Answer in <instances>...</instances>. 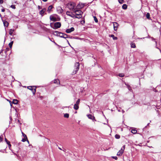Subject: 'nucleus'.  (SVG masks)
<instances>
[{
  "instance_id": "nucleus-9",
  "label": "nucleus",
  "mask_w": 161,
  "mask_h": 161,
  "mask_svg": "<svg viewBox=\"0 0 161 161\" xmlns=\"http://www.w3.org/2000/svg\"><path fill=\"white\" fill-rule=\"evenodd\" d=\"M57 11L59 14H61L63 11V9L60 7H58L57 8Z\"/></svg>"
},
{
  "instance_id": "nucleus-24",
  "label": "nucleus",
  "mask_w": 161,
  "mask_h": 161,
  "mask_svg": "<svg viewBox=\"0 0 161 161\" xmlns=\"http://www.w3.org/2000/svg\"><path fill=\"white\" fill-rule=\"evenodd\" d=\"M18 101L17 99H14L13 101V103L15 104H16L18 103Z\"/></svg>"
},
{
  "instance_id": "nucleus-25",
  "label": "nucleus",
  "mask_w": 161,
  "mask_h": 161,
  "mask_svg": "<svg viewBox=\"0 0 161 161\" xmlns=\"http://www.w3.org/2000/svg\"><path fill=\"white\" fill-rule=\"evenodd\" d=\"M14 31V29H11L9 30V34L10 35H12Z\"/></svg>"
},
{
  "instance_id": "nucleus-15",
  "label": "nucleus",
  "mask_w": 161,
  "mask_h": 161,
  "mask_svg": "<svg viewBox=\"0 0 161 161\" xmlns=\"http://www.w3.org/2000/svg\"><path fill=\"white\" fill-rule=\"evenodd\" d=\"M46 9L45 8H43L41 10L40 12V14L42 16H43V14L45 11Z\"/></svg>"
},
{
  "instance_id": "nucleus-55",
  "label": "nucleus",
  "mask_w": 161,
  "mask_h": 161,
  "mask_svg": "<svg viewBox=\"0 0 161 161\" xmlns=\"http://www.w3.org/2000/svg\"><path fill=\"white\" fill-rule=\"evenodd\" d=\"M65 150H66L65 149L64 150H63V151L64 152H65Z\"/></svg>"
},
{
  "instance_id": "nucleus-2",
  "label": "nucleus",
  "mask_w": 161,
  "mask_h": 161,
  "mask_svg": "<svg viewBox=\"0 0 161 161\" xmlns=\"http://www.w3.org/2000/svg\"><path fill=\"white\" fill-rule=\"evenodd\" d=\"M76 4L74 2H70L69 3L67 4V7L70 10L74 11V10L76 9L75 8L76 6Z\"/></svg>"
},
{
  "instance_id": "nucleus-44",
  "label": "nucleus",
  "mask_w": 161,
  "mask_h": 161,
  "mask_svg": "<svg viewBox=\"0 0 161 161\" xmlns=\"http://www.w3.org/2000/svg\"><path fill=\"white\" fill-rule=\"evenodd\" d=\"M1 11L2 12H4L5 11V9L4 8H3L2 9Z\"/></svg>"
},
{
  "instance_id": "nucleus-3",
  "label": "nucleus",
  "mask_w": 161,
  "mask_h": 161,
  "mask_svg": "<svg viewBox=\"0 0 161 161\" xmlns=\"http://www.w3.org/2000/svg\"><path fill=\"white\" fill-rule=\"evenodd\" d=\"M80 64L78 62H76L75 64V69L74 71L73 72L74 73L76 74L79 69Z\"/></svg>"
},
{
  "instance_id": "nucleus-18",
  "label": "nucleus",
  "mask_w": 161,
  "mask_h": 161,
  "mask_svg": "<svg viewBox=\"0 0 161 161\" xmlns=\"http://www.w3.org/2000/svg\"><path fill=\"white\" fill-rule=\"evenodd\" d=\"M82 17V15L80 14H77V15H75V17H74V18L80 19Z\"/></svg>"
},
{
  "instance_id": "nucleus-38",
  "label": "nucleus",
  "mask_w": 161,
  "mask_h": 161,
  "mask_svg": "<svg viewBox=\"0 0 161 161\" xmlns=\"http://www.w3.org/2000/svg\"><path fill=\"white\" fill-rule=\"evenodd\" d=\"M5 142H6V143H7V144H8V143H10V142L9 141H8L7 140V139L6 138H5Z\"/></svg>"
},
{
  "instance_id": "nucleus-37",
  "label": "nucleus",
  "mask_w": 161,
  "mask_h": 161,
  "mask_svg": "<svg viewBox=\"0 0 161 161\" xmlns=\"http://www.w3.org/2000/svg\"><path fill=\"white\" fill-rule=\"evenodd\" d=\"M112 158L115 160H117L118 159V158L116 156H112Z\"/></svg>"
},
{
  "instance_id": "nucleus-40",
  "label": "nucleus",
  "mask_w": 161,
  "mask_h": 161,
  "mask_svg": "<svg viewBox=\"0 0 161 161\" xmlns=\"http://www.w3.org/2000/svg\"><path fill=\"white\" fill-rule=\"evenodd\" d=\"M23 135L25 138H26L27 139V137L26 136L25 134H24V135Z\"/></svg>"
},
{
  "instance_id": "nucleus-53",
  "label": "nucleus",
  "mask_w": 161,
  "mask_h": 161,
  "mask_svg": "<svg viewBox=\"0 0 161 161\" xmlns=\"http://www.w3.org/2000/svg\"><path fill=\"white\" fill-rule=\"evenodd\" d=\"M27 142H28V143H29V141L27 139Z\"/></svg>"
},
{
  "instance_id": "nucleus-59",
  "label": "nucleus",
  "mask_w": 161,
  "mask_h": 161,
  "mask_svg": "<svg viewBox=\"0 0 161 161\" xmlns=\"http://www.w3.org/2000/svg\"><path fill=\"white\" fill-rule=\"evenodd\" d=\"M0 16H1V14H0Z\"/></svg>"
},
{
  "instance_id": "nucleus-57",
  "label": "nucleus",
  "mask_w": 161,
  "mask_h": 161,
  "mask_svg": "<svg viewBox=\"0 0 161 161\" xmlns=\"http://www.w3.org/2000/svg\"><path fill=\"white\" fill-rule=\"evenodd\" d=\"M79 39H80V38H79Z\"/></svg>"
},
{
  "instance_id": "nucleus-54",
  "label": "nucleus",
  "mask_w": 161,
  "mask_h": 161,
  "mask_svg": "<svg viewBox=\"0 0 161 161\" xmlns=\"http://www.w3.org/2000/svg\"><path fill=\"white\" fill-rule=\"evenodd\" d=\"M22 134L23 135H24V134H25L24 133H23V132H22Z\"/></svg>"
},
{
  "instance_id": "nucleus-42",
  "label": "nucleus",
  "mask_w": 161,
  "mask_h": 161,
  "mask_svg": "<svg viewBox=\"0 0 161 161\" xmlns=\"http://www.w3.org/2000/svg\"><path fill=\"white\" fill-rule=\"evenodd\" d=\"M38 8L39 9H42V8L40 6H38Z\"/></svg>"
},
{
  "instance_id": "nucleus-32",
  "label": "nucleus",
  "mask_w": 161,
  "mask_h": 161,
  "mask_svg": "<svg viewBox=\"0 0 161 161\" xmlns=\"http://www.w3.org/2000/svg\"><path fill=\"white\" fill-rule=\"evenodd\" d=\"M127 85V87L128 90L129 91H132L131 87L129 85Z\"/></svg>"
},
{
  "instance_id": "nucleus-17",
  "label": "nucleus",
  "mask_w": 161,
  "mask_h": 161,
  "mask_svg": "<svg viewBox=\"0 0 161 161\" xmlns=\"http://www.w3.org/2000/svg\"><path fill=\"white\" fill-rule=\"evenodd\" d=\"M53 83L56 84L58 85L60 84V81L58 79H55L54 80Z\"/></svg>"
},
{
  "instance_id": "nucleus-34",
  "label": "nucleus",
  "mask_w": 161,
  "mask_h": 161,
  "mask_svg": "<svg viewBox=\"0 0 161 161\" xmlns=\"http://www.w3.org/2000/svg\"><path fill=\"white\" fill-rule=\"evenodd\" d=\"M119 75L120 77H123L124 76V75L123 73H120Z\"/></svg>"
},
{
  "instance_id": "nucleus-23",
  "label": "nucleus",
  "mask_w": 161,
  "mask_h": 161,
  "mask_svg": "<svg viewBox=\"0 0 161 161\" xmlns=\"http://www.w3.org/2000/svg\"><path fill=\"white\" fill-rule=\"evenodd\" d=\"M130 46L131 48H135L136 47L135 44L133 42L131 43Z\"/></svg>"
},
{
  "instance_id": "nucleus-46",
  "label": "nucleus",
  "mask_w": 161,
  "mask_h": 161,
  "mask_svg": "<svg viewBox=\"0 0 161 161\" xmlns=\"http://www.w3.org/2000/svg\"><path fill=\"white\" fill-rule=\"evenodd\" d=\"M2 140V138L0 136V141H1Z\"/></svg>"
},
{
  "instance_id": "nucleus-36",
  "label": "nucleus",
  "mask_w": 161,
  "mask_h": 161,
  "mask_svg": "<svg viewBox=\"0 0 161 161\" xmlns=\"http://www.w3.org/2000/svg\"><path fill=\"white\" fill-rule=\"evenodd\" d=\"M10 7L12 8L13 9L15 8V5H11L10 6Z\"/></svg>"
},
{
  "instance_id": "nucleus-5",
  "label": "nucleus",
  "mask_w": 161,
  "mask_h": 161,
  "mask_svg": "<svg viewBox=\"0 0 161 161\" xmlns=\"http://www.w3.org/2000/svg\"><path fill=\"white\" fill-rule=\"evenodd\" d=\"M80 99H78L75 103L74 104V108L75 109L77 110L79 108V105L80 103Z\"/></svg>"
},
{
  "instance_id": "nucleus-30",
  "label": "nucleus",
  "mask_w": 161,
  "mask_h": 161,
  "mask_svg": "<svg viewBox=\"0 0 161 161\" xmlns=\"http://www.w3.org/2000/svg\"><path fill=\"white\" fill-rule=\"evenodd\" d=\"M93 18H94V20L95 22L97 23L98 22V20L96 16H93Z\"/></svg>"
},
{
  "instance_id": "nucleus-50",
  "label": "nucleus",
  "mask_w": 161,
  "mask_h": 161,
  "mask_svg": "<svg viewBox=\"0 0 161 161\" xmlns=\"http://www.w3.org/2000/svg\"><path fill=\"white\" fill-rule=\"evenodd\" d=\"M58 148L60 150H62V149L60 147H58Z\"/></svg>"
},
{
  "instance_id": "nucleus-43",
  "label": "nucleus",
  "mask_w": 161,
  "mask_h": 161,
  "mask_svg": "<svg viewBox=\"0 0 161 161\" xmlns=\"http://www.w3.org/2000/svg\"><path fill=\"white\" fill-rule=\"evenodd\" d=\"M8 144V145L9 147H11V145L10 144V143Z\"/></svg>"
},
{
  "instance_id": "nucleus-58",
  "label": "nucleus",
  "mask_w": 161,
  "mask_h": 161,
  "mask_svg": "<svg viewBox=\"0 0 161 161\" xmlns=\"http://www.w3.org/2000/svg\"><path fill=\"white\" fill-rule=\"evenodd\" d=\"M9 102L10 103V104H11V103H10V101H9Z\"/></svg>"
},
{
  "instance_id": "nucleus-7",
  "label": "nucleus",
  "mask_w": 161,
  "mask_h": 161,
  "mask_svg": "<svg viewBox=\"0 0 161 161\" xmlns=\"http://www.w3.org/2000/svg\"><path fill=\"white\" fill-rule=\"evenodd\" d=\"M61 26V24L59 22H56L54 24V29L59 28Z\"/></svg>"
},
{
  "instance_id": "nucleus-13",
  "label": "nucleus",
  "mask_w": 161,
  "mask_h": 161,
  "mask_svg": "<svg viewBox=\"0 0 161 161\" xmlns=\"http://www.w3.org/2000/svg\"><path fill=\"white\" fill-rule=\"evenodd\" d=\"M84 6V4L82 3H80L79 4H78L76 7L78 9H80L83 8Z\"/></svg>"
},
{
  "instance_id": "nucleus-21",
  "label": "nucleus",
  "mask_w": 161,
  "mask_h": 161,
  "mask_svg": "<svg viewBox=\"0 0 161 161\" xmlns=\"http://www.w3.org/2000/svg\"><path fill=\"white\" fill-rule=\"evenodd\" d=\"M110 36L111 37H112L113 39L114 40H117L118 39L117 37L115 36L114 35H111Z\"/></svg>"
},
{
  "instance_id": "nucleus-27",
  "label": "nucleus",
  "mask_w": 161,
  "mask_h": 161,
  "mask_svg": "<svg viewBox=\"0 0 161 161\" xmlns=\"http://www.w3.org/2000/svg\"><path fill=\"white\" fill-rule=\"evenodd\" d=\"M13 43V41H12L10 43H9L8 45H9V47L10 48H11Z\"/></svg>"
},
{
  "instance_id": "nucleus-16",
  "label": "nucleus",
  "mask_w": 161,
  "mask_h": 161,
  "mask_svg": "<svg viewBox=\"0 0 161 161\" xmlns=\"http://www.w3.org/2000/svg\"><path fill=\"white\" fill-rule=\"evenodd\" d=\"M50 19L51 21H55L56 20V18L53 16L51 15L50 17Z\"/></svg>"
},
{
  "instance_id": "nucleus-19",
  "label": "nucleus",
  "mask_w": 161,
  "mask_h": 161,
  "mask_svg": "<svg viewBox=\"0 0 161 161\" xmlns=\"http://www.w3.org/2000/svg\"><path fill=\"white\" fill-rule=\"evenodd\" d=\"M3 22L4 25L5 26L7 27L8 26L9 23L7 21H3Z\"/></svg>"
},
{
  "instance_id": "nucleus-1",
  "label": "nucleus",
  "mask_w": 161,
  "mask_h": 161,
  "mask_svg": "<svg viewBox=\"0 0 161 161\" xmlns=\"http://www.w3.org/2000/svg\"><path fill=\"white\" fill-rule=\"evenodd\" d=\"M54 34L55 35L59 36L63 38H66L68 37V35L66 34L63 33H62L58 31H54Z\"/></svg>"
},
{
  "instance_id": "nucleus-31",
  "label": "nucleus",
  "mask_w": 161,
  "mask_h": 161,
  "mask_svg": "<svg viewBox=\"0 0 161 161\" xmlns=\"http://www.w3.org/2000/svg\"><path fill=\"white\" fill-rule=\"evenodd\" d=\"M131 132L133 134H136L137 132V131L136 130H131Z\"/></svg>"
},
{
  "instance_id": "nucleus-8",
  "label": "nucleus",
  "mask_w": 161,
  "mask_h": 161,
  "mask_svg": "<svg viewBox=\"0 0 161 161\" xmlns=\"http://www.w3.org/2000/svg\"><path fill=\"white\" fill-rule=\"evenodd\" d=\"M75 14V15H77V14H80L82 15L83 13V12H82L81 10H80L75 9L74 10V11L73 12Z\"/></svg>"
},
{
  "instance_id": "nucleus-48",
  "label": "nucleus",
  "mask_w": 161,
  "mask_h": 161,
  "mask_svg": "<svg viewBox=\"0 0 161 161\" xmlns=\"http://www.w3.org/2000/svg\"><path fill=\"white\" fill-rule=\"evenodd\" d=\"M43 2H47V0H42Z\"/></svg>"
},
{
  "instance_id": "nucleus-35",
  "label": "nucleus",
  "mask_w": 161,
  "mask_h": 161,
  "mask_svg": "<svg viewBox=\"0 0 161 161\" xmlns=\"http://www.w3.org/2000/svg\"><path fill=\"white\" fill-rule=\"evenodd\" d=\"M119 3L120 4H122L124 2V0H119Z\"/></svg>"
},
{
  "instance_id": "nucleus-22",
  "label": "nucleus",
  "mask_w": 161,
  "mask_h": 161,
  "mask_svg": "<svg viewBox=\"0 0 161 161\" xmlns=\"http://www.w3.org/2000/svg\"><path fill=\"white\" fill-rule=\"evenodd\" d=\"M53 8V6L52 5H50L47 8V11L50 12V11H51L52 9Z\"/></svg>"
},
{
  "instance_id": "nucleus-4",
  "label": "nucleus",
  "mask_w": 161,
  "mask_h": 161,
  "mask_svg": "<svg viewBox=\"0 0 161 161\" xmlns=\"http://www.w3.org/2000/svg\"><path fill=\"white\" fill-rule=\"evenodd\" d=\"M27 88L32 91V92L33 93V95H34L35 94L36 92V87L34 86H27Z\"/></svg>"
},
{
  "instance_id": "nucleus-26",
  "label": "nucleus",
  "mask_w": 161,
  "mask_h": 161,
  "mask_svg": "<svg viewBox=\"0 0 161 161\" xmlns=\"http://www.w3.org/2000/svg\"><path fill=\"white\" fill-rule=\"evenodd\" d=\"M127 5L126 4H124L122 6V8L123 9H125L127 8Z\"/></svg>"
},
{
  "instance_id": "nucleus-51",
  "label": "nucleus",
  "mask_w": 161,
  "mask_h": 161,
  "mask_svg": "<svg viewBox=\"0 0 161 161\" xmlns=\"http://www.w3.org/2000/svg\"><path fill=\"white\" fill-rule=\"evenodd\" d=\"M49 40H50L52 42H53V40H51V39H50V38H49Z\"/></svg>"
},
{
  "instance_id": "nucleus-28",
  "label": "nucleus",
  "mask_w": 161,
  "mask_h": 161,
  "mask_svg": "<svg viewBox=\"0 0 161 161\" xmlns=\"http://www.w3.org/2000/svg\"><path fill=\"white\" fill-rule=\"evenodd\" d=\"M64 117L66 118H68L69 117V114L67 113H66L64 114Z\"/></svg>"
},
{
  "instance_id": "nucleus-33",
  "label": "nucleus",
  "mask_w": 161,
  "mask_h": 161,
  "mask_svg": "<svg viewBox=\"0 0 161 161\" xmlns=\"http://www.w3.org/2000/svg\"><path fill=\"white\" fill-rule=\"evenodd\" d=\"M150 14L149 13H147L146 14V17L147 19H149L150 18Z\"/></svg>"
},
{
  "instance_id": "nucleus-47",
  "label": "nucleus",
  "mask_w": 161,
  "mask_h": 161,
  "mask_svg": "<svg viewBox=\"0 0 161 161\" xmlns=\"http://www.w3.org/2000/svg\"><path fill=\"white\" fill-rule=\"evenodd\" d=\"M53 42L54 43L55 45H58L57 44V43H56V42H55L54 41H53Z\"/></svg>"
},
{
  "instance_id": "nucleus-39",
  "label": "nucleus",
  "mask_w": 161,
  "mask_h": 161,
  "mask_svg": "<svg viewBox=\"0 0 161 161\" xmlns=\"http://www.w3.org/2000/svg\"><path fill=\"white\" fill-rule=\"evenodd\" d=\"M26 141V139H25V138H23L22 140V141L23 142H25Z\"/></svg>"
},
{
  "instance_id": "nucleus-14",
  "label": "nucleus",
  "mask_w": 161,
  "mask_h": 161,
  "mask_svg": "<svg viewBox=\"0 0 161 161\" xmlns=\"http://www.w3.org/2000/svg\"><path fill=\"white\" fill-rule=\"evenodd\" d=\"M66 14L73 18H74L75 17V15L74 14H73L72 13H70V12L69 11L66 12Z\"/></svg>"
},
{
  "instance_id": "nucleus-49",
  "label": "nucleus",
  "mask_w": 161,
  "mask_h": 161,
  "mask_svg": "<svg viewBox=\"0 0 161 161\" xmlns=\"http://www.w3.org/2000/svg\"><path fill=\"white\" fill-rule=\"evenodd\" d=\"M122 112L123 113H124L125 112V111L123 110H122Z\"/></svg>"
},
{
  "instance_id": "nucleus-11",
  "label": "nucleus",
  "mask_w": 161,
  "mask_h": 161,
  "mask_svg": "<svg viewBox=\"0 0 161 161\" xmlns=\"http://www.w3.org/2000/svg\"><path fill=\"white\" fill-rule=\"evenodd\" d=\"M74 31V27H71L70 29H68L66 30V32L67 33H69Z\"/></svg>"
},
{
  "instance_id": "nucleus-12",
  "label": "nucleus",
  "mask_w": 161,
  "mask_h": 161,
  "mask_svg": "<svg viewBox=\"0 0 161 161\" xmlns=\"http://www.w3.org/2000/svg\"><path fill=\"white\" fill-rule=\"evenodd\" d=\"M87 116L89 119H92L93 121H96L95 117L92 116V115L90 114H88L87 115Z\"/></svg>"
},
{
  "instance_id": "nucleus-29",
  "label": "nucleus",
  "mask_w": 161,
  "mask_h": 161,
  "mask_svg": "<svg viewBox=\"0 0 161 161\" xmlns=\"http://www.w3.org/2000/svg\"><path fill=\"white\" fill-rule=\"evenodd\" d=\"M115 137L116 138L118 139H119L120 137V136L118 134H116L115 136Z\"/></svg>"
},
{
  "instance_id": "nucleus-6",
  "label": "nucleus",
  "mask_w": 161,
  "mask_h": 161,
  "mask_svg": "<svg viewBox=\"0 0 161 161\" xmlns=\"http://www.w3.org/2000/svg\"><path fill=\"white\" fill-rule=\"evenodd\" d=\"M125 148V145H124L117 153V155L118 156H120L123 153Z\"/></svg>"
},
{
  "instance_id": "nucleus-20",
  "label": "nucleus",
  "mask_w": 161,
  "mask_h": 161,
  "mask_svg": "<svg viewBox=\"0 0 161 161\" xmlns=\"http://www.w3.org/2000/svg\"><path fill=\"white\" fill-rule=\"evenodd\" d=\"M151 38L152 39V41H154L155 42V43H156V47L157 48V49H159L157 47V42L155 41V39H154V38L153 37H151Z\"/></svg>"
},
{
  "instance_id": "nucleus-41",
  "label": "nucleus",
  "mask_w": 161,
  "mask_h": 161,
  "mask_svg": "<svg viewBox=\"0 0 161 161\" xmlns=\"http://www.w3.org/2000/svg\"><path fill=\"white\" fill-rule=\"evenodd\" d=\"M3 0H0V4H2L3 3Z\"/></svg>"
},
{
  "instance_id": "nucleus-45",
  "label": "nucleus",
  "mask_w": 161,
  "mask_h": 161,
  "mask_svg": "<svg viewBox=\"0 0 161 161\" xmlns=\"http://www.w3.org/2000/svg\"><path fill=\"white\" fill-rule=\"evenodd\" d=\"M146 38H151V37L150 36H148L147 37H146Z\"/></svg>"
},
{
  "instance_id": "nucleus-10",
  "label": "nucleus",
  "mask_w": 161,
  "mask_h": 161,
  "mask_svg": "<svg viewBox=\"0 0 161 161\" xmlns=\"http://www.w3.org/2000/svg\"><path fill=\"white\" fill-rule=\"evenodd\" d=\"M113 24L114 25V30L115 31H116L117 29L118 24L116 22H113Z\"/></svg>"
},
{
  "instance_id": "nucleus-56",
  "label": "nucleus",
  "mask_w": 161,
  "mask_h": 161,
  "mask_svg": "<svg viewBox=\"0 0 161 161\" xmlns=\"http://www.w3.org/2000/svg\"><path fill=\"white\" fill-rule=\"evenodd\" d=\"M118 111L119 112H120V111L119 110H118Z\"/></svg>"
},
{
  "instance_id": "nucleus-52",
  "label": "nucleus",
  "mask_w": 161,
  "mask_h": 161,
  "mask_svg": "<svg viewBox=\"0 0 161 161\" xmlns=\"http://www.w3.org/2000/svg\"><path fill=\"white\" fill-rule=\"evenodd\" d=\"M149 123H148L147 124V126L148 125H149Z\"/></svg>"
}]
</instances>
